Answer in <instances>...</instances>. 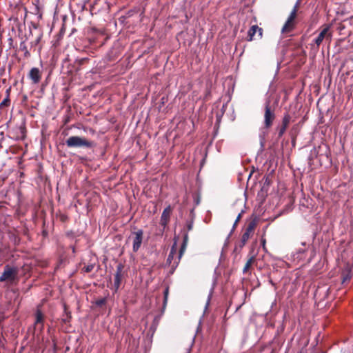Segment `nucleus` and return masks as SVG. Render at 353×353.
Masks as SVG:
<instances>
[{"mask_svg": "<svg viewBox=\"0 0 353 353\" xmlns=\"http://www.w3.org/2000/svg\"><path fill=\"white\" fill-rule=\"evenodd\" d=\"M171 208L170 206H168L164 209L161 216V225L164 228L167 225L170 216Z\"/></svg>", "mask_w": 353, "mask_h": 353, "instance_id": "8", "label": "nucleus"}, {"mask_svg": "<svg viewBox=\"0 0 353 353\" xmlns=\"http://www.w3.org/2000/svg\"><path fill=\"white\" fill-rule=\"evenodd\" d=\"M250 234L248 232H244L243 234L242 235V238H241V242L243 243V245H244L245 243V242L248 240L249 237H250Z\"/></svg>", "mask_w": 353, "mask_h": 353, "instance_id": "21", "label": "nucleus"}, {"mask_svg": "<svg viewBox=\"0 0 353 353\" xmlns=\"http://www.w3.org/2000/svg\"><path fill=\"white\" fill-rule=\"evenodd\" d=\"M190 350H191V347H190L188 349V351L186 353H190Z\"/></svg>", "mask_w": 353, "mask_h": 353, "instance_id": "37", "label": "nucleus"}, {"mask_svg": "<svg viewBox=\"0 0 353 353\" xmlns=\"http://www.w3.org/2000/svg\"><path fill=\"white\" fill-rule=\"evenodd\" d=\"M188 241V233H186V234H184V236H183V243H185V244H187Z\"/></svg>", "mask_w": 353, "mask_h": 353, "instance_id": "30", "label": "nucleus"}, {"mask_svg": "<svg viewBox=\"0 0 353 353\" xmlns=\"http://www.w3.org/2000/svg\"><path fill=\"white\" fill-rule=\"evenodd\" d=\"M66 145L69 148H92L93 145V143L92 141H89L87 139L78 137V136H72L69 137L66 140Z\"/></svg>", "mask_w": 353, "mask_h": 353, "instance_id": "1", "label": "nucleus"}, {"mask_svg": "<svg viewBox=\"0 0 353 353\" xmlns=\"http://www.w3.org/2000/svg\"><path fill=\"white\" fill-rule=\"evenodd\" d=\"M241 216V213H239V214H238L237 217H236V219L235 220V222H234V225H233V229H234V228H235V226H236V225L237 222L239 221V219H240Z\"/></svg>", "mask_w": 353, "mask_h": 353, "instance_id": "31", "label": "nucleus"}, {"mask_svg": "<svg viewBox=\"0 0 353 353\" xmlns=\"http://www.w3.org/2000/svg\"><path fill=\"white\" fill-rule=\"evenodd\" d=\"M44 316L40 309L38 307L35 313V324L43 325Z\"/></svg>", "mask_w": 353, "mask_h": 353, "instance_id": "12", "label": "nucleus"}, {"mask_svg": "<svg viewBox=\"0 0 353 353\" xmlns=\"http://www.w3.org/2000/svg\"><path fill=\"white\" fill-rule=\"evenodd\" d=\"M39 38H38V39H37V41H36V43H39Z\"/></svg>", "mask_w": 353, "mask_h": 353, "instance_id": "39", "label": "nucleus"}, {"mask_svg": "<svg viewBox=\"0 0 353 353\" xmlns=\"http://www.w3.org/2000/svg\"><path fill=\"white\" fill-rule=\"evenodd\" d=\"M20 49L24 52L25 57H28L30 56V52L24 43H21Z\"/></svg>", "mask_w": 353, "mask_h": 353, "instance_id": "17", "label": "nucleus"}, {"mask_svg": "<svg viewBox=\"0 0 353 353\" xmlns=\"http://www.w3.org/2000/svg\"><path fill=\"white\" fill-rule=\"evenodd\" d=\"M265 110H267V111L271 110V107H269V105H267L265 108Z\"/></svg>", "mask_w": 353, "mask_h": 353, "instance_id": "34", "label": "nucleus"}, {"mask_svg": "<svg viewBox=\"0 0 353 353\" xmlns=\"http://www.w3.org/2000/svg\"><path fill=\"white\" fill-rule=\"evenodd\" d=\"M299 6V1L298 0L295 3L292 10L290 12V16L288 17L287 21H285L284 26L281 29V32L283 34H286L290 32L295 26V19L296 17V12Z\"/></svg>", "mask_w": 353, "mask_h": 353, "instance_id": "2", "label": "nucleus"}, {"mask_svg": "<svg viewBox=\"0 0 353 353\" xmlns=\"http://www.w3.org/2000/svg\"><path fill=\"white\" fill-rule=\"evenodd\" d=\"M168 293H169V289H168V288H166L163 292V296H164L163 305H164V306L167 303Z\"/></svg>", "mask_w": 353, "mask_h": 353, "instance_id": "23", "label": "nucleus"}, {"mask_svg": "<svg viewBox=\"0 0 353 353\" xmlns=\"http://www.w3.org/2000/svg\"><path fill=\"white\" fill-rule=\"evenodd\" d=\"M259 32V36L261 37L262 35V29L259 28L256 25L252 26L248 33V40L252 41L254 39V37L256 32Z\"/></svg>", "mask_w": 353, "mask_h": 353, "instance_id": "9", "label": "nucleus"}, {"mask_svg": "<svg viewBox=\"0 0 353 353\" xmlns=\"http://www.w3.org/2000/svg\"><path fill=\"white\" fill-rule=\"evenodd\" d=\"M254 226H255V223L253 221L250 222L249 223V225H248V227L246 228L245 232L250 234L252 232V230H254Z\"/></svg>", "mask_w": 353, "mask_h": 353, "instance_id": "18", "label": "nucleus"}, {"mask_svg": "<svg viewBox=\"0 0 353 353\" xmlns=\"http://www.w3.org/2000/svg\"><path fill=\"white\" fill-rule=\"evenodd\" d=\"M28 77L31 79L32 83L37 84L41 81V72L39 68H32L28 74Z\"/></svg>", "mask_w": 353, "mask_h": 353, "instance_id": "6", "label": "nucleus"}, {"mask_svg": "<svg viewBox=\"0 0 353 353\" xmlns=\"http://www.w3.org/2000/svg\"><path fill=\"white\" fill-rule=\"evenodd\" d=\"M105 299H101L97 301L96 304L98 306H101L102 305L105 304Z\"/></svg>", "mask_w": 353, "mask_h": 353, "instance_id": "27", "label": "nucleus"}, {"mask_svg": "<svg viewBox=\"0 0 353 353\" xmlns=\"http://www.w3.org/2000/svg\"><path fill=\"white\" fill-rule=\"evenodd\" d=\"M176 253V243H174V245L172 246L170 253L168 254V256L167 258L166 263L167 264L171 265L172 266L173 264H172V261L174 259L175 255ZM174 270L172 268V272L171 273H173Z\"/></svg>", "mask_w": 353, "mask_h": 353, "instance_id": "11", "label": "nucleus"}, {"mask_svg": "<svg viewBox=\"0 0 353 353\" xmlns=\"http://www.w3.org/2000/svg\"><path fill=\"white\" fill-rule=\"evenodd\" d=\"M262 244H265V240L263 241Z\"/></svg>", "mask_w": 353, "mask_h": 353, "instance_id": "42", "label": "nucleus"}, {"mask_svg": "<svg viewBox=\"0 0 353 353\" xmlns=\"http://www.w3.org/2000/svg\"><path fill=\"white\" fill-rule=\"evenodd\" d=\"M83 130L85 132L89 133L92 135L94 134V133H95V131L92 128H83Z\"/></svg>", "mask_w": 353, "mask_h": 353, "instance_id": "25", "label": "nucleus"}, {"mask_svg": "<svg viewBox=\"0 0 353 353\" xmlns=\"http://www.w3.org/2000/svg\"><path fill=\"white\" fill-rule=\"evenodd\" d=\"M342 283H345L346 281H350L352 275L349 270L342 272Z\"/></svg>", "mask_w": 353, "mask_h": 353, "instance_id": "15", "label": "nucleus"}, {"mask_svg": "<svg viewBox=\"0 0 353 353\" xmlns=\"http://www.w3.org/2000/svg\"><path fill=\"white\" fill-rule=\"evenodd\" d=\"M94 267V264H92V263L88 264V265H86L83 268V271L86 273L90 272L93 270Z\"/></svg>", "mask_w": 353, "mask_h": 353, "instance_id": "22", "label": "nucleus"}, {"mask_svg": "<svg viewBox=\"0 0 353 353\" xmlns=\"http://www.w3.org/2000/svg\"><path fill=\"white\" fill-rule=\"evenodd\" d=\"M195 203H196V205H199V203H200L199 199H196V200L195 201Z\"/></svg>", "mask_w": 353, "mask_h": 353, "instance_id": "35", "label": "nucleus"}, {"mask_svg": "<svg viewBox=\"0 0 353 353\" xmlns=\"http://www.w3.org/2000/svg\"><path fill=\"white\" fill-rule=\"evenodd\" d=\"M331 38L332 34L330 32V27L327 26L321 31L317 37L314 40V42L317 48H319L324 39L330 41Z\"/></svg>", "mask_w": 353, "mask_h": 353, "instance_id": "5", "label": "nucleus"}, {"mask_svg": "<svg viewBox=\"0 0 353 353\" xmlns=\"http://www.w3.org/2000/svg\"><path fill=\"white\" fill-rule=\"evenodd\" d=\"M269 283L272 285H274V283L272 281V280L271 279H269Z\"/></svg>", "mask_w": 353, "mask_h": 353, "instance_id": "33", "label": "nucleus"}, {"mask_svg": "<svg viewBox=\"0 0 353 353\" xmlns=\"http://www.w3.org/2000/svg\"><path fill=\"white\" fill-rule=\"evenodd\" d=\"M17 131H19V134H17L16 139L23 140L26 137V128L24 125L22 124L21 126L19 127Z\"/></svg>", "mask_w": 353, "mask_h": 353, "instance_id": "14", "label": "nucleus"}, {"mask_svg": "<svg viewBox=\"0 0 353 353\" xmlns=\"http://www.w3.org/2000/svg\"><path fill=\"white\" fill-rule=\"evenodd\" d=\"M232 120H234V116H232Z\"/></svg>", "mask_w": 353, "mask_h": 353, "instance_id": "41", "label": "nucleus"}, {"mask_svg": "<svg viewBox=\"0 0 353 353\" xmlns=\"http://www.w3.org/2000/svg\"><path fill=\"white\" fill-rule=\"evenodd\" d=\"M186 245H187V244L182 243L181 247L180 248V251H179V254L178 259L175 260V261L174 262V263L172 265L173 270H175L176 268L177 267V265H178V264L179 263L180 259H181V256L183 255V253L184 250H185Z\"/></svg>", "mask_w": 353, "mask_h": 353, "instance_id": "13", "label": "nucleus"}, {"mask_svg": "<svg viewBox=\"0 0 353 353\" xmlns=\"http://www.w3.org/2000/svg\"><path fill=\"white\" fill-rule=\"evenodd\" d=\"M275 119L274 112H265L264 124L266 128L271 126L273 121Z\"/></svg>", "mask_w": 353, "mask_h": 353, "instance_id": "10", "label": "nucleus"}, {"mask_svg": "<svg viewBox=\"0 0 353 353\" xmlns=\"http://www.w3.org/2000/svg\"><path fill=\"white\" fill-rule=\"evenodd\" d=\"M193 224H194L193 219H191V220L187 221L186 227H187L188 231H190L192 230Z\"/></svg>", "mask_w": 353, "mask_h": 353, "instance_id": "24", "label": "nucleus"}, {"mask_svg": "<svg viewBox=\"0 0 353 353\" xmlns=\"http://www.w3.org/2000/svg\"><path fill=\"white\" fill-rule=\"evenodd\" d=\"M305 252V249H299L297 252H296V254H303Z\"/></svg>", "mask_w": 353, "mask_h": 353, "instance_id": "32", "label": "nucleus"}, {"mask_svg": "<svg viewBox=\"0 0 353 353\" xmlns=\"http://www.w3.org/2000/svg\"><path fill=\"white\" fill-rule=\"evenodd\" d=\"M286 128L287 127L284 126V125L281 126V128H280L279 132V136H281L285 132Z\"/></svg>", "mask_w": 353, "mask_h": 353, "instance_id": "28", "label": "nucleus"}, {"mask_svg": "<svg viewBox=\"0 0 353 353\" xmlns=\"http://www.w3.org/2000/svg\"><path fill=\"white\" fill-rule=\"evenodd\" d=\"M128 239L132 240V250L137 252L141 248L143 239V231L141 229L132 233Z\"/></svg>", "mask_w": 353, "mask_h": 353, "instance_id": "4", "label": "nucleus"}, {"mask_svg": "<svg viewBox=\"0 0 353 353\" xmlns=\"http://www.w3.org/2000/svg\"><path fill=\"white\" fill-rule=\"evenodd\" d=\"M204 162H205V159H203V160L201 162V165L204 163Z\"/></svg>", "mask_w": 353, "mask_h": 353, "instance_id": "36", "label": "nucleus"}, {"mask_svg": "<svg viewBox=\"0 0 353 353\" xmlns=\"http://www.w3.org/2000/svg\"><path fill=\"white\" fill-rule=\"evenodd\" d=\"M18 269L16 267H12L6 265L4 267L3 272L0 276V282L14 281L17 278Z\"/></svg>", "mask_w": 353, "mask_h": 353, "instance_id": "3", "label": "nucleus"}, {"mask_svg": "<svg viewBox=\"0 0 353 353\" xmlns=\"http://www.w3.org/2000/svg\"><path fill=\"white\" fill-rule=\"evenodd\" d=\"M211 294L210 293L209 295H208V300H207V302H206V304L205 305V310H206L208 307V305L210 304V299H211Z\"/></svg>", "mask_w": 353, "mask_h": 353, "instance_id": "29", "label": "nucleus"}, {"mask_svg": "<svg viewBox=\"0 0 353 353\" xmlns=\"http://www.w3.org/2000/svg\"><path fill=\"white\" fill-rule=\"evenodd\" d=\"M254 261V256H251L248 260V261L246 262L243 269V273H245L247 272V270L250 268L251 264Z\"/></svg>", "mask_w": 353, "mask_h": 353, "instance_id": "16", "label": "nucleus"}, {"mask_svg": "<svg viewBox=\"0 0 353 353\" xmlns=\"http://www.w3.org/2000/svg\"><path fill=\"white\" fill-rule=\"evenodd\" d=\"M123 268V265L121 263H119L117 266V271H116V273L114 275V287L115 291H117L120 287V284L121 282V277H122L121 273H122Z\"/></svg>", "mask_w": 353, "mask_h": 353, "instance_id": "7", "label": "nucleus"}, {"mask_svg": "<svg viewBox=\"0 0 353 353\" xmlns=\"http://www.w3.org/2000/svg\"><path fill=\"white\" fill-rule=\"evenodd\" d=\"M290 117L288 114H285L283 119V125L288 126L290 123Z\"/></svg>", "mask_w": 353, "mask_h": 353, "instance_id": "20", "label": "nucleus"}, {"mask_svg": "<svg viewBox=\"0 0 353 353\" xmlns=\"http://www.w3.org/2000/svg\"><path fill=\"white\" fill-rule=\"evenodd\" d=\"M234 229L232 228L230 233H229V236L231 235V233L233 232Z\"/></svg>", "mask_w": 353, "mask_h": 353, "instance_id": "40", "label": "nucleus"}, {"mask_svg": "<svg viewBox=\"0 0 353 353\" xmlns=\"http://www.w3.org/2000/svg\"><path fill=\"white\" fill-rule=\"evenodd\" d=\"M190 213H191V214H192V215L194 214V209H192V210H191V212H190Z\"/></svg>", "mask_w": 353, "mask_h": 353, "instance_id": "38", "label": "nucleus"}, {"mask_svg": "<svg viewBox=\"0 0 353 353\" xmlns=\"http://www.w3.org/2000/svg\"><path fill=\"white\" fill-rule=\"evenodd\" d=\"M9 102L8 99H5L2 102L0 103V108H2L7 105V103Z\"/></svg>", "mask_w": 353, "mask_h": 353, "instance_id": "26", "label": "nucleus"}, {"mask_svg": "<svg viewBox=\"0 0 353 353\" xmlns=\"http://www.w3.org/2000/svg\"><path fill=\"white\" fill-rule=\"evenodd\" d=\"M223 113H224V112H217L216 115V125H219L221 118L223 115Z\"/></svg>", "mask_w": 353, "mask_h": 353, "instance_id": "19", "label": "nucleus"}]
</instances>
